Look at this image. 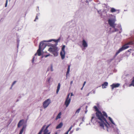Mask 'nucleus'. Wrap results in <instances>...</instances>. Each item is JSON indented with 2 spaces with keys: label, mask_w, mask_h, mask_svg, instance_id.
Listing matches in <instances>:
<instances>
[{
  "label": "nucleus",
  "mask_w": 134,
  "mask_h": 134,
  "mask_svg": "<svg viewBox=\"0 0 134 134\" xmlns=\"http://www.w3.org/2000/svg\"><path fill=\"white\" fill-rule=\"evenodd\" d=\"M96 114L99 120L98 122L99 126L101 128L106 130L108 131L111 129H113L114 131H116L118 130L116 125L110 117H109L108 118L111 123H109L107 122L105 117L107 118L108 116L105 112L103 111L102 113L101 112H98Z\"/></svg>",
  "instance_id": "f257e3e1"
},
{
  "label": "nucleus",
  "mask_w": 134,
  "mask_h": 134,
  "mask_svg": "<svg viewBox=\"0 0 134 134\" xmlns=\"http://www.w3.org/2000/svg\"><path fill=\"white\" fill-rule=\"evenodd\" d=\"M59 40V39L56 40L54 39H51L48 40H44L41 42L39 46V48L37 51V53L38 55L40 56L41 55V51L43 50L46 47V45L44 43V42H50L52 41H53L57 43Z\"/></svg>",
  "instance_id": "f03ea898"
},
{
  "label": "nucleus",
  "mask_w": 134,
  "mask_h": 134,
  "mask_svg": "<svg viewBox=\"0 0 134 134\" xmlns=\"http://www.w3.org/2000/svg\"><path fill=\"white\" fill-rule=\"evenodd\" d=\"M49 45H47L50 46L48 49V51L52 54L55 57H57L58 55V51L59 50L58 47L56 46L51 44L48 43Z\"/></svg>",
  "instance_id": "7ed1b4c3"
},
{
  "label": "nucleus",
  "mask_w": 134,
  "mask_h": 134,
  "mask_svg": "<svg viewBox=\"0 0 134 134\" xmlns=\"http://www.w3.org/2000/svg\"><path fill=\"white\" fill-rule=\"evenodd\" d=\"M112 17L110 18L108 20V23L113 28H114V30L112 31V32L118 31L119 30L115 27V26L116 24L115 23V22L116 20V17L115 16L113 15H111Z\"/></svg>",
  "instance_id": "20e7f679"
},
{
  "label": "nucleus",
  "mask_w": 134,
  "mask_h": 134,
  "mask_svg": "<svg viewBox=\"0 0 134 134\" xmlns=\"http://www.w3.org/2000/svg\"><path fill=\"white\" fill-rule=\"evenodd\" d=\"M134 44V41H131L126 44L123 45L122 47L120 48L116 53L115 56L117 55L120 52L128 48L129 47V45H131Z\"/></svg>",
  "instance_id": "39448f33"
},
{
  "label": "nucleus",
  "mask_w": 134,
  "mask_h": 134,
  "mask_svg": "<svg viewBox=\"0 0 134 134\" xmlns=\"http://www.w3.org/2000/svg\"><path fill=\"white\" fill-rule=\"evenodd\" d=\"M98 112H100V111H98L96 113V118L95 117V115L94 114H93L92 115V117L91 119V121L92 122H95L97 121L99 123L98 121H99L98 118L97 117L96 113Z\"/></svg>",
  "instance_id": "423d86ee"
},
{
  "label": "nucleus",
  "mask_w": 134,
  "mask_h": 134,
  "mask_svg": "<svg viewBox=\"0 0 134 134\" xmlns=\"http://www.w3.org/2000/svg\"><path fill=\"white\" fill-rule=\"evenodd\" d=\"M51 103V101L49 99H47L45 100L43 103V106L44 108H47Z\"/></svg>",
  "instance_id": "0eeeda50"
},
{
  "label": "nucleus",
  "mask_w": 134,
  "mask_h": 134,
  "mask_svg": "<svg viewBox=\"0 0 134 134\" xmlns=\"http://www.w3.org/2000/svg\"><path fill=\"white\" fill-rule=\"evenodd\" d=\"M71 100V98L69 99L66 98L65 101V104L66 107H67L69 104Z\"/></svg>",
  "instance_id": "6e6552de"
},
{
  "label": "nucleus",
  "mask_w": 134,
  "mask_h": 134,
  "mask_svg": "<svg viewBox=\"0 0 134 134\" xmlns=\"http://www.w3.org/2000/svg\"><path fill=\"white\" fill-rule=\"evenodd\" d=\"M120 85V84L119 83H117L116 84L114 83L111 85L110 86L111 87L112 90H113L115 88L118 87Z\"/></svg>",
  "instance_id": "1a4fd4ad"
},
{
  "label": "nucleus",
  "mask_w": 134,
  "mask_h": 134,
  "mask_svg": "<svg viewBox=\"0 0 134 134\" xmlns=\"http://www.w3.org/2000/svg\"><path fill=\"white\" fill-rule=\"evenodd\" d=\"M110 9V12L112 13L117 12V13L118 14L120 12V10L119 9H116L113 8H111Z\"/></svg>",
  "instance_id": "9d476101"
},
{
  "label": "nucleus",
  "mask_w": 134,
  "mask_h": 134,
  "mask_svg": "<svg viewBox=\"0 0 134 134\" xmlns=\"http://www.w3.org/2000/svg\"><path fill=\"white\" fill-rule=\"evenodd\" d=\"M82 44L84 48H86L88 47V44L87 43L84 39L82 40Z\"/></svg>",
  "instance_id": "9b49d317"
},
{
  "label": "nucleus",
  "mask_w": 134,
  "mask_h": 134,
  "mask_svg": "<svg viewBox=\"0 0 134 134\" xmlns=\"http://www.w3.org/2000/svg\"><path fill=\"white\" fill-rule=\"evenodd\" d=\"M24 120H21L20 121L18 124V127H20L24 123Z\"/></svg>",
  "instance_id": "f8f14e48"
},
{
  "label": "nucleus",
  "mask_w": 134,
  "mask_h": 134,
  "mask_svg": "<svg viewBox=\"0 0 134 134\" xmlns=\"http://www.w3.org/2000/svg\"><path fill=\"white\" fill-rule=\"evenodd\" d=\"M65 51H61L60 52V55L61 57V58L62 60L64 59L65 58Z\"/></svg>",
  "instance_id": "ddd939ff"
},
{
  "label": "nucleus",
  "mask_w": 134,
  "mask_h": 134,
  "mask_svg": "<svg viewBox=\"0 0 134 134\" xmlns=\"http://www.w3.org/2000/svg\"><path fill=\"white\" fill-rule=\"evenodd\" d=\"M108 85V83L107 82H104L102 85V88H106V87Z\"/></svg>",
  "instance_id": "4468645a"
},
{
  "label": "nucleus",
  "mask_w": 134,
  "mask_h": 134,
  "mask_svg": "<svg viewBox=\"0 0 134 134\" xmlns=\"http://www.w3.org/2000/svg\"><path fill=\"white\" fill-rule=\"evenodd\" d=\"M63 123L62 122H60L58 125L56 127L57 129H60L62 127L63 125Z\"/></svg>",
  "instance_id": "2eb2a0df"
},
{
  "label": "nucleus",
  "mask_w": 134,
  "mask_h": 134,
  "mask_svg": "<svg viewBox=\"0 0 134 134\" xmlns=\"http://www.w3.org/2000/svg\"><path fill=\"white\" fill-rule=\"evenodd\" d=\"M60 86V83H59L57 87V89L56 91V93L58 94V92L59 90Z\"/></svg>",
  "instance_id": "dca6fc26"
},
{
  "label": "nucleus",
  "mask_w": 134,
  "mask_h": 134,
  "mask_svg": "<svg viewBox=\"0 0 134 134\" xmlns=\"http://www.w3.org/2000/svg\"><path fill=\"white\" fill-rule=\"evenodd\" d=\"M70 65H69L68 66V68L67 70V71L66 73V78H67V75H68L70 71Z\"/></svg>",
  "instance_id": "f3484780"
},
{
  "label": "nucleus",
  "mask_w": 134,
  "mask_h": 134,
  "mask_svg": "<svg viewBox=\"0 0 134 134\" xmlns=\"http://www.w3.org/2000/svg\"><path fill=\"white\" fill-rule=\"evenodd\" d=\"M118 28H119L121 30V31H119V33H121L122 31V28L121 27V26L120 24H118V26H117Z\"/></svg>",
  "instance_id": "a211bd4d"
},
{
  "label": "nucleus",
  "mask_w": 134,
  "mask_h": 134,
  "mask_svg": "<svg viewBox=\"0 0 134 134\" xmlns=\"http://www.w3.org/2000/svg\"><path fill=\"white\" fill-rule=\"evenodd\" d=\"M62 114L61 112H60L58 114L56 118V120H57L59 119H60L61 118V115Z\"/></svg>",
  "instance_id": "6ab92c4d"
},
{
  "label": "nucleus",
  "mask_w": 134,
  "mask_h": 134,
  "mask_svg": "<svg viewBox=\"0 0 134 134\" xmlns=\"http://www.w3.org/2000/svg\"><path fill=\"white\" fill-rule=\"evenodd\" d=\"M51 79V77H49L47 78L46 80L47 83L48 84H50V80Z\"/></svg>",
  "instance_id": "aec40b11"
},
{
  "label": "nucleus",
  "mask_w": 134,
  "mask_h": 134,
  "mask_svg": "<svg viewBox=\"0 0 134 134\" xmlns=\"http://www.w3.org/2000/svg\"><path fill=\"white\" fill-rule=\"evenodd\" d=\"M45 126H46L45 125H44L43 126V127L42 128L41 130L39 132L38 134H41L42 132L43 131V129H44Z\"/></svg>",
  "instance_id": "412c9836"
},
{
  "label": "nucleus",
  "mask_w": 134,
  "mask_h": 134,
  "mask_svg": "<svg viewBox=\"0 0 134 134\" xmlns=\"http://www.w3.org/2000/svg\"><path fill=\"white\" fill-rule=\"evenodd\" d=\"M133 86L134 87V78L132 81L131 83L129 85V87Z\"/></svg>",
  "instance_id": "4be33fe9"
},
{
  "label": "nucleus",
  "mask_w": 134,
  "mask_h": 134,
  "mask_svg": "<svg viewBox=\"0 0 134 134\" xmlns=\"http://www.w3.org/2000/svg\"><path fill=\"white\" fill-rule=\"evenodd\" d=\"M51 125V124H49L48 125H47L46 127V128L43 131H48V127L49 126Z\"/></svg>",
  "instance_id": "5701e85b"
},
{
  "label": "nucleus",
  "mask_w": 134,
  "mask_h": 134,
  "mask_svg": "<svg viewBox=\"0 0 134 134\" xmlns=\"http://www.w3.org/2000/svg\"><path fill=\"white\" fill-rule=\"evenodd\" d=\"M53 68V64H51V65H50V69H51V71H53L54 70Z\"/></svg>",
  "instance_id": "b1692460"
},
{
  "label": "nucleus",
  "mask_w": 134,
  "mask_h": 134,
  "mask_svg": "<svg viewBox=\"0 0 134 134\" xmlns=\"http://www.w3.org/2000/svg\"><path fill=\"white\" fill-rule=\"evenodd\" d=\"M81 109V108H80L79 109H78L76 111L75 113L76 114H78L80 112V111Z\"/></svg>",
  "instance_id": "393cba45"
},
{
  "label": "nucleus",
  "mask_w": 134,
  "mask_h": 134,
  "mask_svg": "<svg viewBox=\"0 0 134 134\" xmlns=\"http://www.w3.org/2000/svg\"><path fill=\"white\" fill-rule=\"evenodd\" d=\"M65 46L63 45V46L62 49V51H65Z\"/></svg>",
  "instance_id": "a878e982"
},
{
  "label": "nucleus",
  "mask_w": 134,
  "mask_h": 134,
  "mask_svg": "<svg viewBox=\"0 0 134 134\" xmlns=\"http://www.w3.org/2000/svg\"><path fill=\"white\" fill-rule=\"evenodd\" d=\"M39 15H40V14L39 13L37 14V15L36 16V18H35V19L34 20V21H35L36 20H37V19H38V16H39Z\"/></svg>",
  "instance_id": "bb28decb"
},
{
  "label": "nucleus",
  "mask_w": 134,
  "mask_h": 134,
  "mask_svg": "<svg viewBox=\"0 0 134 134\" xmlns=\"http://www.w3.org/2000/svg\"><path fill=\"white\" fill-rule=\"evenodd\" d=\"M43 134H50V132H48V131H43Z\"/></svg>",
  "instance_id": "cd10ccee"
},
{
  "label": "nucleus",
  "mask_w": 134,
  "mask_h": 134,
  "mask_svg": "<svg viewBox=\"0 0 134 134\" xmlns=\"http://www.w3.org/2000/svg\"><path fill=\"white\" fill-rule=\"evenodd\" d=\"M94 108L98 112V111H98V109L97 107L96 106H94Z\"/></svg>",
  "instance_id": "c85d7f7f"
},
{
  "label": "nucleus",
  "mask_w": 134,
  "mask_h": 134,
  "mask_svg": "<svg viewBox=\"0 0 134 134\" xmlns=\"http://www.w3.org/2000/svg\"><path fill=\"white\" fill-rule=\"evenodd\" d=\"M24 129H22L20 130L19 134H22L23 132L24 131Z\"/></svg>",
  "instance_id": "c756f323"
},
{
  "label": "nucleus",
  "mask_w": 134,
  "mask_h": 134,
  "mask_svg": "<svg viewBox=\"0 0 134 134\" xmlns=\"http://www.w3.org/2000/svg\"><path fill=\"white\" fill-rule=\"evenodd\" d=\"M8 2V1H7V0H6V3H5V7H7V5Z\"/></svg>",
  "instance_id": "7c9ffc66"
},
{
  "label": "nucleus",
  "mask_w": 134,
  "mask_h": 134,
  "mask_svg": "<svg viewBox=\"0 0 134 134\" xmlns=\"http://www.w3.org/2000/svg\"><path fill=\"white\" fill-rule=\"evenodd\" d=\"M50 55V54H47L46 55H45L44 56V57H45V58H47V57L49 56Z\"/></svg>",
  "instance_id": "2f4dec72"
},
{
  "label": "nucleus",
  "mask_w": 134,
  "mask_h": 134,
  "mask_svg": "<svg viewBox=\"0 0 134 134\" xmlns=\"http://www.w3.org/2000/svg\"><path fill=\"white\" fill-rule=\"evenodd\" d=\"M16 82V81H15L13 82V83L12 85V87L13 86L15 83Z\"/></svg>",
  "instance_id": "473e14b6"
},
{
  "label": "nucleus",
  "mask_w": 134,
  "mask_h": 134,
  "mask_svg": "<svg viewBox=\"0 0 134 134\" xmlns=\"http://www.w3.org/2000/svg\"><path fill=\"white\" fill-rule=\"evenodd\" d=\"M72 129V128L71 127H70L69 128L68 130V131L67 132H68V133L70 131V130H71Z\"/></svg>",
  "instance_id": "72a5a7b5"
},
{
  "label": "nucleus",
  "mask_w": 134,
  "mask_h": 134,
  "mask_svg": "<svg viewBox=\"0 0 134 134\" xmlns=\"http://www.w3.org/2000/svg\"><path fill=\"white\" fill-rule=\"evenodd\" d=\"M70 95V93L68 94L67 95V96L66 98H68L69 99L70 98H69V97Z\"/></svg>",
  "instance_id": "f704fd0d"
},
{
  "label": "nucleus",
  "mask_w": 134,
  "mask_h": 134,
  "mask_svg": "<svg viewBox=\"0 0 134 134\" xmlns=\"http://www.w3.org/2000/svg\"><path fill=\"white\" fill-rule=\"evenodd\" d=\"M34 58H35V57H34L33 58L32 60V63L33 64L34 63Z\"/></svg>",
  "instance_id": "c9c22d12"
},
{
  "label": "nucleus",
  "mask_w": 134,
  "mask_h": 134,
  "mask_svg": "<svg viewBox=\"0 0 134 134\" xmlns=\"http://www.w3.org/2000/svg\"><path fill=\"white\" fill-rule=\"evenodd\" d=\"M25 128H26V126L24 125L23 126L22 129L24 130V129H25Z\"/></svg>",
  "instance_id": "e433bc0d"
},
{
  "label": "nucleus",
  "mask_w": 134,
  "mask_h": 134,
  "mask_svg": "<svg viewBox=\"0 0 134 134\" xmlns=\"http://www.w3.org/2000/svg\"><path fill=\"white\" fill-rule=\"evenodd\" d=\"M73 83V81H71L70 82V85L71 86Z\"/></svg>",
  "instance_id": "4c0bfd02"
},
{
  "label": "nucleus",
  "mask_w": 134,
  "mask_h": 134,
  "mask_svg": "<svg viewBox=\"0 0 134 134\" xmlns=\"http://www.w3.org/2000/svg\"><path fill=\"white\" fill-rule=\"evenodd\" d=\"M80 129V128L79 127H77L76 128V131H78L79 129Z\"/></svg>",
  "instance_id": "58836bf2"
},
{
  "label": "nucleus",
  "mask_w": 134,
  "mask_h": 134,
  "mask_svg": "<svg viewBox=\"0 0 134 134\" xmlns=\"http://www.w3.org/2000/svg\"><path fill=\"white\" fill-rule=\"evenodd\" d=\"M73 132V131H71L70 132L69 134H71Z\"/></svg>",
  "instance_id": "ea45409f"
},
{
  "label": "nucleus",
  "mask_w": 134,
  "mask_h": 134,
  "mask_svg": "<svg viewBox=\"0 0 134 134\" xmlns=\"http://www.w3.org/2000/svg\"><path fill=\"white\" fill-rule=\"evenodd\" d=\"M17 43H19V42L20 41V40L19 39H18L17 40Z\"/></svg>",
  "instance_id": "a19ab883"
},
{
  "label": "nucleus",
  "mask_w": 134,
  "mask_h": 134,
  "mask_svg": "<svg viewBox=\"0 0 134 134\" xmlns=\"http://www.w3.org/2000/svg\"><path fill=\"white\" fill-rule=\"evenodd\" d=\"M91 93V92H89V93H88V94H87V95H86V96H89V94H90V93Z\"/></svg>",
  "instance_id": "79ce46f5"
},
{
  "label": "nucleus",
  "mask_w": 134,
  "mask_h": 134,
  "mask_svg": "<svg viewBox=\"0 0 134 134\" xmlns=\"http://www.w3.org/2000/svg\"><path fill=\"white\" fill-rule=\"evenodd\" d=\"M86 83V81L84 82V83L83 84V87L85 85Z\"/></svg>",
  "instance_id": "37998d69"
},
{
  "label": "nucleus",
  "mask_w": 134,
  "mask_h": 134,
  "mask_svg": "<svg viewBox=\"0 0 134 134\" xmlns=\"http://www.w3.org/2000/svg\"><path fill=\"white\" fill-rule=\"evenodd\" d=\"M19 46V44L18 43H17V48H18V47Z\"/></svg>",
  "instance_id": "c03bdc74"
},
{
  "label": "nucleus",
  "mask_w": 134,
  "mask_h": 134,
  "mask_svg": "<svg viewBox=\"0 0 134 134\" xmlns=\"http://www.w3.org/2000/svg\"><path fill=\"white\" fill-rule=\"evenodd\" d=\"M74 95L73 94V93H71V97L72 96Z\"/></svg>",
  "instance_id": "a18cd8bd"
},
{
  "label": "nucleus",
  "mask_w": 134,
  "mask_h": 134,
  "mask_svg": "<svg viewBox=\"0 0 134 134\" xmlns=\"http://www.w3.org/2000/svg\"><path fill=\"white\" fill-rule=\"evenodd\" d=\"M87 109L86 110H86L85 111V113L86 114L87 113Z\"/></svg>",
  "instance_id": "49530a36"
},
{
  "label": "nucleus",
  "mask_w": 134,
  "mask_h": 134,
  "mask_svg": "<svg viewBox=\"0 0 134 134\" xmlns=\"http://www.w3.org/2000/svg\"><path fill=\"white\" fill-rule=\"evenodd\" d=\"M93 93L94 94H95V90H93Z\"/></svg>",
  "instance_id": "de8ad7c7"
},
{
  "label": "nucleus",
  "mask_w": 134,
  "mask_h": 134,
  "mask_svg": "<svg viewBox=\"0 0 134 134\" xmlns=\"http://www.w3.org/2000/svg\"><path fill=\"white\" fill-rule=\"evenodd\" d=\"M82 122H81V123H80V124H79V126H80L81 125V124H82Z\"/></svg>",
  "instance_id": "09e8293b"
},
{
  "label": "nucleus",
  "mask_w": 134,
  "mask_h": 134,
  "mask_svg": "<svg viewBox=\"0 0 134 134\" xmlns=\"http://www.w3.org/2000/svg\"><path fill=\"white\" fill-rule=\"evenodd\" d=\"M82 121H84V118H83L82 119Z\"/></svg>",
  "instance_id": "8fccbe9b"
},
{
  "label": "nucleus",
  "mask_w": 134,
  "mask_h": 134,
  "mask_svg": "<svg viewBox=\"0 0 134 134\" xmlns=\"http://www.w3.org/2000/svg\"><path fill=\"white\" fill-rule=\"evenodd\" d=\"M73 127V126L72 125H71V126L70 127H71V128H72Z\"/></svg>",
  "instance_id": "3c124183"
},
{
  "label": "nucleus",
  "mask_w": 134,
  "mask_h": 134,
  "mask_svg": "<svg viewBox=\"0 0 134 134\" xmlns=\"http://www.w3.org/2000/svg\"><path fill=\"white\" fill-rule=\"evenodd\" d=\"M87 106L86 107V110H87Z\"/></svg>",
  "instance_id": "603ef678"
},
{
  "label": "nucleus",
  "mask_w": 134,
  "mask_h": 134,
  "mask_svg": "<svg viewBox=\"0 0 134 134\" xmlns=\"http://www.w3.org/2000/svg\"><path fill=\"white\" fill-rule=\"evenodd\" d=\"M68 132H66L64 134H68Z\"/></svg>",
  "instance_id": "864d4df0"
},
{
  "label": "nucleus",
  "mask_w": 134,
  "mask_h": 134,
  "mask_svg": "<svg viewBox=\"0 0 134 134\" xmlns=\"http://www.w3.org/2000/svg\"><path fill=\"white\" fill-rule=\"evenodd\" d=\"M49 70V68H48V69H47V71H48Z\"/></svg>",
  "instance_id": "5fc2aeb1"
},
{
  "label": "nucleus",
  "mask_w": 134,
  "mask_h": 134,
  "mask_svg": "<svg viewBox=\"0 0 134 134\" xmlns=\"http://www.w3.org/2000/svg\"><path fill=\"white\" fill-rule=\"evenodd\" d=\"M86 2L87 3H88V1L87 0V1H86Z\"/></svg>",
  "instance_id": "6e6d98bb"
},
{
  "label": "nucleus",
  "mask_w": 134,
  "mask_h": 134,
  "mask_svg": "<svg viewBox=\"0 0 134 134\" xmlns=\"http://www.w3.org/2000/svg\"><path fill=\"white\" fill-rule=\"evenodd\" d=\"M97 12H98L99 14V11L98 10Z\"/></svg>",
  "instance_id": "4d7b16f0"
},
{
  "label": "nucleus",
  "mask_w": 134,
  "mask_h": 134,
  "mask_svg": "<svg viewBox=\"0 0 134 134\" xmlns=\"http://www.w3.org/2000/svg\"><path fill=\"white\" fill-rule=\"evenodd\" d=\"M83 86L82 87V88H81V90H82V89H83Z\"/></svg>",
  "instance_id": "13d9d810"
},
{
  "label": "nucleus",
  "mask_w": 134,
  "mask_h": 134,
  "mask_svg": "<svg viewBox=\"0 0 134 134\" xmlns=\"http://www.w3.org/2000/svg\"><path fill=\"white\" fill-rule=\"evenodd\" d=\"M72 125L74 127L75 125V124H74Z\"/></svg>",
  "instance_id": "bf43d9fd"
},
{
  "label": "nucleus",
  "mask_w": 134,
  "mask_h": 134,
  "mask_svg": "<svg viewBox=\"0 0 134 134\" xmlns=\"http://www.w3.org/2000/svg\"><path fill=\"white\" fill-rule=\"evenodd\" d=\"M37 55V53H36L35 54V55Z\"/></svg>",
  "instance_id": "052dcab7"
},
{
  "label": "nucleus",
  "mask_w": 134,
  "mask_h": 134,
  "mask_svg": "<svg viewBox=\"0 0 134 134\" xmlns=\"http://www.w3.org/2000/svg\"><path fill=\"white\" fill-rule=\"evenodd\" d=\"M12 86H11V87L10 88V89H11L12 88Z\"/></svg>",
  "instance_id": "680f3d73"
},
{
  "label": "nucleus",
  "mask_w": 134,
  "mask_h": 134,
  "mask_svg": "<svg viewBox=\"0 0 134 134\" xmlns=\"http://www.w3.org/2000/svg\"><path fill=\"white\" fill-rule=\"evenodd\" d=\"M110 30H111V28H110Z\"/></svg>",
  "instance_id": "e2e57ef3"
},
{
  "label": "nucleus",
  "mask_w": 134,
  "mask_h": 134,
  "mask_svg": "<svg viewBox=\"0 0 134 134\" xmlns=\"http://www.w3.org/2000/svg\"><path fill=\"white\" fill-rule=\"evenodd\" d=\"M18 101V100H17V101Z\"/></svg>",
  "instance_id": "0e129e2a"
},
{
  "label": "nucleus",
  "mask_w": 134,
  "mask_h": 134,
  "mask_svg": "<svg viewBox=\"0 0 134 134\" xmlns=\"http://www.w3.org/2000/svg\"><path fill=\"white\" fill-rule=\"evenodd\" d=\"M88 125V124H86V125Z\"/></svg>",
  "instance_id": "69168bd1"
},
{
  "label": "nucleus",
  "mask_w": 134,
  "mask_h": 134,
  "mask_svg": "<svg viewBox=\"0 0 134 134\" xmlns=\"http://www.w3.org/2000/svg\"><path fill=\"white\" fill-rule=\"evenodd\" d=\"M57 133H56L55 134H57Z\"/></svg>",
  "instance_id": "338daca9"
},
{
  "label": "nucleus",
  "mask_w": 134,
  "mask_h": 134,
  "mask_svg": "<svg viewBox=\"0 0 134 134\" xmlns=\"http://www.w3.org/2000/svg\"><path fill=\"white\" fill-rule=\"evenodd\" d=\"M9 0V1H10V0ZM7 1H8V0H7Z\"/></svg>",
  "instance_id": "774afa93"
}]
</instances>
